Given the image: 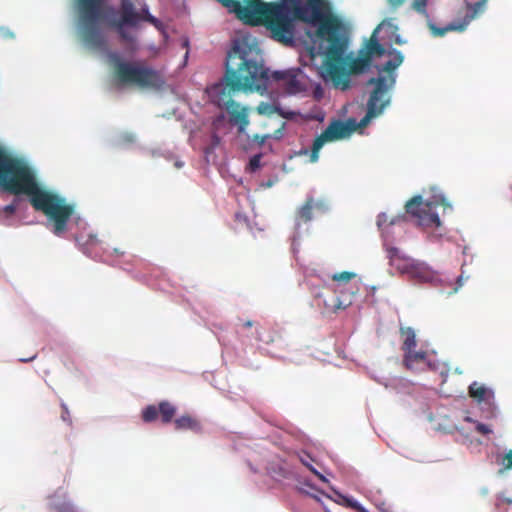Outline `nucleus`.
<instances>
[{"instance_id":"obj_1","label":"nucleus","mask_w":512,"mask_h":512,"mask_svg":"<svg viewBox=\"0 0 512 512\" xmlns=\"http://www.w3.org/2000/svg\"><path fill=\"white\" fill-rule=\"evenodd\" d=\"M268 80L258 46L246 38L236 39L227 53L222 81L211 86L208 93L214 103L226 109L230 123L243 133L249 125V108L241 106L232 96L240 91L263 94L268 88Z\"/></svg>"},{"instance_id":"obj_2","label":"nucleus","mask_w":512,"mask_h":512,"mask_svg":"<svg viewBox=\"0 0 512 512\" xmlns=\"http://www.w3.org/2000/svg\"><path fill=\"white\" fill-rule=\"evenodd\" d=\"M300 22L317 26L316 36L328 43L322 65L323 80L333 87L346 91L351 87V75H360L369 70L371 62L360 51L354 57L346 54L349 35L342 20L334 15L327 0H308Z\"/></svg>"},{"instance_id":"obj_3","label":"nucleus","mask_w":512,"mask_h":512,"mask_svg":"<svg viewBox=\"0 0 512 512\" xmlns=\"http://www.w3.org/2000/svg\"><path fill=\"white\" fill-rule=\"evenodd\" d=\"M243 23L264 26L269 37L286 47L296 43V21H300L308 0H217Z\"/></svg>"},{"instance_id":"obj_4","label":"nucleus","mask_w":512,"mask_h":512,"mask_svg":"<svg viewBox=\"0 0 512 512\" xmlns=\"http://www.w3.org/2000/svg\"><path fill=\"white\" fill-rule=\"evenodd\" d=\"M106 0H76L79 11V34L82 42L91 49L102 50L106 47V39L99 25L117 31L120 38L132 43L134 36L126 30V26L136 27L141 20L155 24L153 17L147 8L139 13L135 10L132 0H122L120 9L104 6Z\"/></svg>"},{"instance_id":"obj_5","label":"nucleus","mask_w":512,"mask_h":512,"mask_svg":"<svg viewBox=\"0 0 512 512\" xmlns=\"http://www.w3.org/2000/svg\"><path fill=\"white\" fill-rule=\"evenodd\" d=\"M0 188L30 196L32 206L46 215V190L39 188L31 169L0 146Z\"/></svg>"},{"instance_id":"obj_6","label":"nucleus","mask_w":512,"mask_h":512,"mask_svg":"<svg viewBox=\"0 0 512 512\" xmlns=\"http://www.w3.org/2000/svg\"><path fill=\"white\" fill-rule=\"evenodd\" d=\"M453 213L452 205L442 193H435L424 198L418 194L411 197L404 205V214L391 220L389 224L412 221L417 224H441V216Z\"/></svg>"},{"instance_id":"obj_7","label":"nucleus","mask_w":512,"mask_h":512,"mask_svg":"<svg viewBox=\"0 0 512 512\" xmlns=\"http://www.w3.org/2000/svg\"><path fill=\"white\" fill-rule=\"evenodd\" d=\"M110 62L114 77L119 84L150 90H161L165 86L164 75L142 62L125 61L117 54L110 55Z\"/></svg>"},{"instance_id":"obj_8","label":"nucleus","mask_w":512,"mask_h":512,"mask_svg":"<svg viewBox=\"0 0 512 512\" xmlns=\"http://www.w3.org/2000/svg\"><path fill=\"white\" fill-rule=\"evenodd\" d=\"M381 234L390 265L419 282H431L434 279V272L425 263L409 257L395 246L403 241V237L396 236L393 226H383Z\"/></svg>"},{"instance_id":"obj_9","label":"nucleus","mask_w":512,"mask_h":512,"mask_svg":"<svg viewBox=\"0 0 512 512\" xmlns=\"http://www.w3.org/2000/svg\"><path fill=\"white\" fill-rule=\"evenodd\" d=\"M380 115L381 113H379L375 108L367 106L366 114L359 123L352 118L346 121L333 120L327 128L314 139L311 151L302 150L300 154L306 155L309 153V161L311 163H316L319 160V152L325 143L350 137L358 128L366 127L373 118Z\"/></svg>"},{"instance_id":"obj_10","label":"nucleus","mask_w":512,"mask_h":512,"mask_svg":"<svg viewBox=\"0 0 512 512\" xmlns=\"http://www.w3.org/2000/svg\"><path fill=\"white\" fill-rule=\"evenodd\" d=\"M396 83V75L383 76L370 78L366 85L372 86L366 106L375 108L379 113L390 105L391 95L390 92Z\"/></svg>"},{"instance_id":"obj_11","label":"nucleus","mask_w":512,"mask_h":512,"mask_svg":"<svg viewBox=\"0 0 512 512\" xmlns=\"http://www.w3.org/2000/svg\"><path fill=\"white\" fill-rule=\"evenodd\" d=\"M488 0H479L474 4L466 3V12L462 19L453 21L443 28H438L432 22L428 23L431 34L434 37L444 36L448 31L462 32L479 14L483 13Z\"/></svg>"},{"instance_id":"obj_12","label":"nucleus","mask_w":512,"mask_h":512,"mask_svg":"<svg viewBox=\"0 0 512 512\" xmlns=\"http://www.w3.org/2000/svg\"><path fill=\"white\" fill-rule=\"evenodd\" d=\"M176 411L177 409L172 403L168 401H161L158 407L155 405H148L142 411V419L144 422L150 423L160 416L161 422L163 424H168L172 421Z\"/></svg>"},{"instance_id":"obj_13","label":"nucleus","mask_w":512,"mask_h":512,"mask_svg":"<svg viewBox=\"0 0 512 512\" xmlns=\"http://www.w3.org/2000/svg\"><path fill=\"white\" fill-rule=\"evenodd\" d=\"M268 70L267 68H265ZM268 72L269 79H273L277 82H281L280 87L287 94H297L303 90V85L298 79V74L293 71H275L271 75ZM270 80H268L269 82Z\"/></svg>"},{"instance_id":"obj_14","label":"nucleus","mask_w":512,"mask_h":512,"mask_svg":"<svg viewBox=\"0 0 512 512\" xmlns=\"http://www.w3.org/2000/svg\"><path fill=\"white\" fill-rule=\"evenodd\" d=\"M329 210L328 202L324 199L308 197L306 202L299 208L298 217L301 221L309 222L324 215Z\"/></svg>"},{"instance_id":"obj_15","label":"nucleus","mask_w":512,"mask_h":512,"mask_svg":"<svg viewBox=\"0 0 512 512\" xmlns=\"http://www.w3.org/2000/svg\"><path fill=\"white\" fill-rule=\"evenodd\" d=\"M469 396L479 404L491 405L494 401V392L478 382H473L468 389Z\"/></svg>"},{"instance_id":"obj_16","label":"nucleus","mask_w":512,"mask_h":512,"mask_svg":"<svg viewBox=\"0 0 512 512\" xmlns=\"http://www.w3.org/2000/svg\"><path fill=\"white\" fill-rule=\"evenodd\" d=\"M426 359L427 353L423 350L408 349L403 351V365L408 370L418 369L419 365L426 362Z\"/></svg>"},{"instance_id":"obj_17","label":"nucleus","mask_w":512,"mask_h":512,"mask_svg":"<svg viewBox=\"0 0 512 512\" xmlns=\"http://www.w3.org/2000/svg\"><path fill=\"white\" fill-rule=\"evenodd\" d=\"M174 426L176 430H189L197 434L202 432L201 422L196 417L189 414L182 415L175 419Z\"/></svg>"},{"instance_id":"obj_18","label":"nucleus","mask_w":512,"mask_h":512,"mask_svg":"<svg viewBox=\"0 0 512 512\" xmlns=\"http://www.w3.org/2000/svg\"><path fill=\"white\" fill-rule=\"evenodd\" d=\"M365 57L369 58V61L372 63L373 57H380L385 54V48L382 44L379 43L375 36H371V38L366 42L365 46L359 50Z\"/></svg>"},{"instance_id":"obj_19","label":"nucleus","mask_w":512,"mask_h":512,"mask_svg":"<svg viewBox=\"0 0 512 512\" xmlns=\"http://www.w3.org/2000/svg\"><path fill=\"white\" fill-rule=\"evenodd\" d=\"M256 111L260 115H267V116H271L272 114L277 113L286 119H292L296 115V113H294V112L284 111L280 107H278L274 104L267 103V102H261L256 107Z\"/></svg>"},{"instance_id":"obj_20","label":"nucleus","mask_w":512,"mask_h":512,"mask_svg":"<svg viewBox=\"0 0 512 512\" xmlns=\"http://www.w3.org/2000/svg\"><path fill=\"white\" fill-rule=\"evenodd\" d=\"M402 340L401 350L415 349L417 346L416 333L412 327L401 326L399 329Z\"/></svg>"},{"instance_id":"obj_21","label":"nucleus","mask_w":512,"mask_h":512,"mask_svg":"<svg viewBox=\"0 0 512 512\" xmlns=\"http://www.w3.org/2000/svg\"><path fill=\"white\" fill-rule=\"evenodd\" d=\"M393 57L392 59L388 60L380 69L379 71L386 72L388 75H396L395 70L402 64L404 60V56L400 51L394 50L390 53Z\"/></svg>"},{"instance_id":"obj_22","label":"nucleus","mask_w":512,"mask_h":512,"mask_svg":"<svg viewBox=\"0 0 512 512\" xmlns=\"http://www.w3.org/2000/svg\"><path fill=\"white\" fill-rule=\"evenodd\" d=\"M257 341L262 342L264 344H271L275 340V332L268 328H260L257 329Z\"/></svg>"},{"instance_id":"obj_23","label":"nucleus","mask_w":512,"mask_h":512,"mask_svg":"<svg viewBox=\"0 0 512 512\" xmlns=\"http://www.w3.org/2000/svg\"><path fill=\"white\" fill-rule=\"evenodd\" d=\"M299 459L301 463L306 466L313 474H315L320 480L327 481L325 476H323L320 472H318L312 465L313 458L306 452H303L299 455Z\"/></svg>"},{"instance_id":"obj_24","label":"nucleus","mask_w":512,"mask_h":512,"mask_svg":"<svg viewBox=\"0 0 512 512\" xmlns=\"http://www.w3.org/2000/svg\"><path fill=\"white\" fill-rule=\"evenodd\" d=\"M497 463L501 466V472L512 469V450H509L504 455H499Z\"/></svg>"},{"instance_id":"obj_25","label":"nucleus","mask_w":512,"mask_h":512,"mask_svg":"<svg viewBox=\"0 0 512 512\" xmlns=\"http://www.w3.org/2000/svg\"><path fill=\"white\" fill-rule=\"evenodd\" d=\"M423 228V232L427 234V237L430 241H435L439 237L442 236L441 229L444 228V226H421Z\"/></svg>"},{"instance_id":"obj_26","label":"nucleus","mask_w":512,"mask_h":512,"mask_svg":"<svg viewBox=\"0 0 512 512\" xmlns=\"http://www.w3.org/2000/svg\"><path fill=\"white\" fill-rule=\"evenodd\" d=\"M355 276H356L355 273L348 272V271H343V272H340V273H335L332 276V280L336 281V282L348 283Z\"/></svg>"},{"instance_id":"obj_27","label":"nucleus","mask_w":512,"mask_h":512,"mask_svg":"<svg viewBox=\"0 0 512 512\" xmlns=\"http://www.w3.org/2000/svg\"><path fill=\"white\" fill-rule=\"evenodd\" d=\"M427 1L428 0H414L412 3V8L417 11L418 13L424 15L425 17H428L427 13Z\"/></svg>"},{"instance_id":"obj_28","label":"nucleus","mask_w":512,"mask_h":512,"mask_svg":"<svg viewBox=\"0 0 512 512\" xmlns=\"http://www.w3.org/2000/svg\"><path fill=\"white\" fill-rule=\"evenodd\" d=\"M466 421L468 422H472V423H475V430L482 434V435H486V434H489L492 432V430L490 429V427L486 424H483V423H480V422H477L469 417L466 418Z\"/></svg>"},{"instance_id":"obj_29","label":"nucleus","mask_w":512,"mask_h":512,"mask_svg":"<svg viewBox=\"0 0 512 512\" xmlns=\"http://www.w3.org/2000/svg\"><path fill=\"white\" fill-rule=\"evenodd\" d=\"M56 512H78L74 505L70 502H63L55 505Z\"/></svg>"},{"instance_id":"obj_30","label":"nucleus","mask_w":512,"mask_h":512,"mask_svg":"<svg viewBox=\"0 0 512 512\" xmlns=\"http://www.w3.org/2000/svg\"><path fill=\"white\" fill-rule=\"evenodd\" d=\"M351 303H352L351 297L348 299H344V300L337 298L334 303V309L335 310L346 309L347 307H349L351 305Z\"/></svg>"},{"instance_id":"obj_31","label":"nucleus","mask_w":512,"mask_h":512,"mask_svg":"<svg viewBox=\"0 0 512 512\" xmlns=\"http://www.w3.org/2000/svg\"><path fill=\"white\" fill-rule=\"evenodd\" d=\"M261 155L253 156L249 161L251 171H255L260 167Z\"/></svg>"},{"instance_id":"obj_32","label":"nucleus","mask_w":512,"mask_h":512,"mask_svg":"<svg viewBox=\"0 0 512 512\" xmlns=\"http://www.w3.org/2000/svg\"><path fill=\"white\" fill-rule=\"evenodd\" d=\"M343 500H344L346 506H348L352 509H355L356 511H359V507H362V505L360 503H358L357 501H355L353 499L343 497Z\"/></svg>"},{"instance_id":"obj_33","label":"nucleus","mask_w":512,"mask_h":512,"mask_svg":"<svg viewBox=\"0 0 512 512\" xmlns=\"http://www.w3.org/2000/svg\"><path fill=\"white\" fill-rule=\"evenodd\" d=\"M270 138V135L269 134H266V135H259V134H255L253 136V140L259 145V146H262L267 139Z\"/></svg>"},{"instance_id":"obj_34","label":"nucleus","mask_w":512,"mask_h":512,"mask_svg":"<svg viewBox=\"0 0 512 512\" xmlns=\"http://www.w3.org/2000/svg\"><path fill=\"white\" fill-rule=\"evenodd\" d=\"M314 490H315V493H307L313 499H315V500L320 502L321 501L320 495L325 496L328 499H331V497L329 495L325 494L323 491H320V490H317V489H314Z\"/></svg>"},{"instance_id":"obj_35","label":"nucleus","mask_w":512,"mask_h":512,"mask_svg":"<svg viewBox=\"0 0 512 512\" xmlns=\"http://www.w3.org/2000/svg\"><path fill=\"white\" fill-rule=\"evenodd\" d=\"M68 226H53V233L57 236H61L66 233Z\"/></svg>"},{"instance_id":"obj_36","label":"nucleus","mask_w":512,"mask_h":512,"mask_svg":"<svg viewBox=\"0 0 512 512\" xmlns=\"http://www.w3.org/2000/svg\"><path fill=\"white\" fill-rule=\"evenodd\" d=\"M381 512H393L391 506L385 502H381L376 505Z\"/></svg>"},{"instance_id":"obj_37","label":"nucleus","mask_w":512,"mask_h":512,"mask_svg":"<svg viewBox=\"0 0 512 512\" xmlns=\"http://www.w3.org/2000/svg\"><path fill=\"white\" fill-rule=\"evenodd\" d=\"M388 4L393 8L396 9L404 4L405 0H387Z\"/></svg>"},{"instance_id":"obj_38","label":"nucleus","mask_w":512,"mask_h":512,"mask_svg":"<svg viewBox=\"0 0 512 512\" xmlns=\"http://www.w3.org/2000/svg\"><path fill=\"white\" fill-rule=\"evenodd\" d=\"M388 221V217L385 213H380L377 217L376 224H384Z\"/></svg>"},{"instance_id":"obj_39","label":"nucleus","mask_w":512,"mask_h":512,"mask_svg":"<svg viewBox=\"0 0 512 512\" xmlns=\"http://www.w3.org/2000/svg\"><path fill=\"white\" fill-rule=\"evenodd\" d=\"M242 326H243L244 328H251V327H253V326H254V322H253V321H251V320H246V321H244V322H243Z\"/></svg>"},{"instance_id":"obj_40","label":"nucleus","mask_w":512,"mask_h":512,"mask_svg":"<svg viewBox=\"0 0 512 512\" xmlns=\"http://www.w3.org/2000/svg\"><path fill=\"white\" fill-rule=\"evenodd\" d=\"M35 357H36V356L34 355V356L30 357V358L20 359V361H22V362H28V361L33 360Z\"/></svg>"},{"instance_id":"obj_41","label":"nucleus","mask_w":512,"mask_h":512,"mask_svg":"<svg viewBox=\"0 0 512 512\" xmlns=\"http://www.w3.org/2000/svg\"><path fill=\"white\" fill-rule=\"evenodd\" d=\"M358 512H369V511L362 506V507H359Z\"/></svg>"},{"instance_id":"obj_42","label":"nucleus","mask_w":512,"mask_h":512,"mask_svg":"<svg viewBox=\"0 0 512 512\" xmlns=\"http://www.w3.org/2000/svg\"><path fill=\"white\" fill-rule=\"evenodd\" d=\"M505 502L508 504V505H511L512 504V499H506Z\"/></svg>"}]
</instances>
